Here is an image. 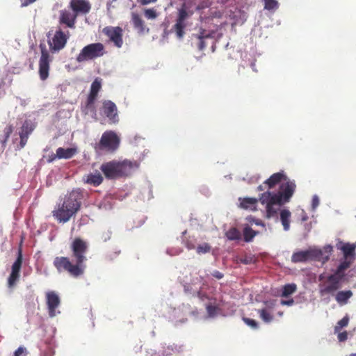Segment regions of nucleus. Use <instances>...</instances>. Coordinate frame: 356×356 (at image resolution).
<instances>
[{
	"instance_id": "3c124183",
	"label": "nucleus",
	"mask_w": 356,
	"mask_h": 356,
	"mask_svg": "<svg viewBox=\"0 0 356 356\" xmlns=\"http://www.w3.org/2000/svg\"><path fill=\"white\" fill-rule=\"evenodd\" d=\"M56 159H58V156H57V153L56 154H52L51 155H50L48 158V162H52L54 161Z\"/></svg>"
},
{
	"instance_id": "7c9ffc66",
	"label": "nucleus",
	"mask_w": 356,
	"mask_h": 356,
	"mask_svg": "<svg viewBox=\"0 0 356 356\" xmlns=\"http://www.w3.org/2000/svg\"><path fill=\"white\" fill-rule=\"evenodd\" d=\"M33 131V127L28 120H26L22 127L21 131H19V136H26L27 137L31 134Z\"/></svg>"
},
{
	"instance_id": "7ed1b4c3",
	"label": "nucleus",
	"mask_w": 356,
	"mask_h": 356,
	"mask_svg": "<svg viewBox=\"0 0 356 356\" xmlns=\"http://www.w3.org/2000/svg\"><path fill=\"white\" fill-rule=\"evenodd\" d=\"M83 198L80 189L72 190L65 196L63 203L58 204L52 211V216L59 222H68L80 210Z\"/></svg>"
},
{
	"instance_id": "58836bf2",
	"label": "nucleus",
	"mask_w": 356,
	"mask_h": 356,
	"mask_svg": "<svg viewBox=\"0 0 356 356\" xmlns=\"http://www.w3.org/2000/svg\"><path fill=\"white\" fill-rule=\"evenodd\" d=\"M26 349L24 347H19L14 353L13 356H26Z\"/></svg>"
},
{
	"instance_id": "ea45409f",
	"label": "nucleus",
	"mask_w": 356,
	"mask_h": 356,
	"mask_svg": "<svg viewBox=\"0 0 356 356\" xmlns=\"http://www.w3.org/2000/svg\"><path fill=\"white\" fill-rule=\"evenodd\" d=\"M13 125L10 124V125H8L5 129H4V134H5V140H7L10 134L13 133Z\"/></svg>"
},
{
	"instance_id": "a18cd8bd",
	"label": "nucleus",
	"mask_w": 356,
	"mask_h": 356,
	"mask_svg": "<svg viewBox=\"0 0 356 356\" xmlns=\"http://www.w3.org/2000/svg\"><path fill=\"white\" fill-rule=\"evenodd\" d=\"M35 1L36 0H20L22 6H27Z\"/></svg>"
},
{
	"instance_id": "6e6d98bb",
	"label": "nucleus",
	"mask_w": 356,
	"mask_h": 356,
	"mask_svg": "<svg viewBox=\"0 0 356 356\" xmlns=\"http://www.w3.org/2000/svg\"><path fill=\"white\" fill-rule=\"evenodd\" d=\"M307 219V216H303V218H302V220H304V221H305V220H306Z\"/></svg>"
},
{
	"instance_id": "79ce46f5",
	"label": "nucleus",
	"mask_w": 356,
	"mask_h": 356,
	"mask_svg": "<svg viewBox=\"0 0 356 356\" xmlns=\"http://www.w3.org/2000/svg\"><path fill=\"white\" fill-rule=\"evenodd\" d=\"M20 137V142H19V149H22L26 145L29 137L26 136H19Z\"/></svg>"
},
{
	"instance_id": "473e14b6",
	"label": "nucleus",
	"mask_w": 356,
	"mask_h": 356,
	"mask_svg": "<svg viewBox=\"0 0 356 356\" xmlns=\"http://www.w3.org/2000/svg\"><path fill=\"white\" fill-rule=\"evenodd\" d=\"M260 318L266 323H270L273 319V316L266 309L258 311Z\"/></svg>"
},
{
	"instance_id": "f03ea898",
	"label": "nucleus",
	"mask_w": 356,
	"mask_h": 356,
	"mask_svg": "<svg viewBox=\"0 0 356 356\" xmlns=\"http://www.w3.org/2000/svg\"><path fill=\"white\" fill-rule=\"evenodd\" d=\"M296 188V185L294 181L287 180L281 184L279 192L266 191L260 195L259 200L261 204L266 205V217L267 218L277 216L278 209L275 208V205L280 207L289 202L295 192Z\"/></svg>"
},
{
	"instance_id": "09e8293b",
	"label": "nucleus",
	"mask_w": 356,
	"mask_h": 356,
	"mask_svg": "<svg viewBox=\"0 0 356 356\" xmlns=\"http://www.w3.org/2000/svg\"><path fill=\"white\" fill-rule=\"evenodd\" d=\"M319 204V200L318 197L314 196L312 200V206L314 208L316 207Z\"/></svg>"
},
{
	"instance_id": "423d86ee",
	"label": "nucleus",
	"mask_w": 356,
	"mask_h": 356,
	"mask_svg": "<svg viewBox=\"0 0 356 356\" xmlns=\"http://www.w3.org/2000/svg\"><path fill=\"white\" fill-rule=\"evenodd\" d=\"M120 138L113 131H106L102 135L100 140L96 145V149L106 151L110 153L115 152L120 146Z\"/></svg>"
},
{
	"instance_id": "f8f14e48",
	"label": "nucleus",
	"mask_w": 356,
	"mask_h": 356,
	"mask_svg": "<svg viewBox=\"0 0 356 356\" xmlns=\"http://www.w3.org/2000/svg\"><path fill=\"white\" fill-rule=\"evenodd\" d=\"M22 250L19 249L17 257L15 261L12 265L11 273L8 279V287L15 286L20 277V270L22 265Z\"/></svg>"
},
{
	"instance_id": "dca6fc26",
	"label": "nucleus",
	"mask_w": 356,
	"mask_h": 356,
	"mask_svg": "<svg viewBox=\"0 0 356 356\" xmlns=\"http://www.w3.org/2000/svg\"><path fill=\"white\" fill-rule=\"evenodd\" d=\"M102 88L101 80L95 79L91 84L90 91L86 101V108L94 109V103L97 97L98 93Z\"/></svg>"
},
{
	"instance_id": "a211bd4d",
	"label": "nucleus",
	"mask_w": 356,
	"mask_h": 356,
	"mask_svg": "<svg viewBox=\"0 0 356 356\" xmlns=\"http://www.w3.org/2000/svg\"><path fill=\"white\" fill-rule=\"evenodd\" d=\"M193 38L195 40V45L200 51H203L206 47V40L211 38V34L207 33L206 30L200 29L197 34H193Z\"/></svg>"
},
{
	"instance_id": "e433bc0d",
	"label": "nucleus",
	"mask_w": 356,
	"mask_h": 356,
	"mask_svg": "<svg viewBox=\"0 0 356 356\" xmlns=\"http://www.w3.org/2000/svg\"><path fill=\"white\" fill-rule=\"evenodd\" d=\"M144 15L145 17L148 19H154L158 16L156 11L153 8L145 9Z\"/></svg>"
},
{
	"instance_id": "5701e85b",
	"label": "nucleus",
	"mask_w": 356,
	"mask_h": 356,
	"mask_svg": "<svg viewBox=\"0 0 356 356\" xmlns=\"http://www.w3.org/2000/svg\"><path fill=\"white\" fill-rule=\"evenodd\" d=\"M335 295V300L340 305H346L353 293L350 290L339 291Z\"/></svg>"
},
{
	"instance_id": "c03bdc74",
	"label": "nucleus",
	"mask_w": 356,
	"mask_h": 356,
	"mask_svg": "<svg viewBox=\"0 0 356 356\" xmlns=\"http://www.w3.org/2000/svg\"><path fill=\"white\" fill-rule=\"evenodd\" d=\"M212 275L218 280L222 279L224 276L223 273L218 270H214L212 273Z\"/></svg>"
},
{
	"instance_id": "603ef678",
	"label": "nucleus",
	"mask_w": 356,
	"mask_h": 356,
	"mask_svg": "<svg viewBox=\"0 0 356 356\" xmlns=\"http://www.w3.org/2000/svg\"><path fill=\"white\" fill-rule=\"evenodd\" d=\"M186 248L188 249V250H193L195 248V245L194 244H193L192 243L189 242V241H186Z\"/></svg>"
},
{
	"instance_id": "49530a36",
	"label": "nucleus",
	"mask_w": 356,
	"mask_h": 356,
	"mask_svg": "<svg viewBox=\"0 0 356 356\" xmlns=\"http://www.w3.org/2000/svg\"><path fill=\"white\" fill-rule=\"evenodd\" d=\"M252 259L250 257H245L244 259H241V261L245 264H249L251 263Z\"/></svg>"
},
{
	"instance_id": "9d476101",
	"label": "nucleus",
	"mask_w": 356,
	"mask_h": 356,
	"mask_svg": "<svg viewBox=\"0 0 356 356\" xmlns=\"http://www.w3.org/2000/svg\"><path fill=\"white\" fill-rule=\"evenodd\" d=\"M68 38L60 29L57 30L54 36L47 41L50 51L55 53L63 49L67 44Z\"/></svg>"
},
{
	"instance_id": "393cba45",
	"label": "nucleus",
	"mask_w": 356,
	"mask_h": 356,
	"mask_svg": "<svg viewBox=\"0 0 356 356\" xmlns=\"http://www.w3.org/2000/svg\"><path fill=\"white\" fill-rule=\"evenodd\" d=\"M280 216L284 229L285 231H288L290 228V218L291 213L289 210L284 209L280 211Z\"/></svg>"
},
{
	"instance_id": "72a5a7b5",
	"label": "nucleus",
	"mask_w": 356,
	"mask_h": 356,
	"mask_svg": "<svg viewBox=\"0 0 356 356\" xmlns=\"http://www.w3.org/2000/svg\"><path fill=\"white\" fill-rule=\"evenodd\" d=\"M349 322V317L348 315H346L342 319L338 321L337 324L334 327V332H339L341 328L343 327H346Z\"/></svg>"
},
{
	"instance_id": "f3484780",
	"label": "nucleus",
	"mask_w": 356,
	"mask_h": 356,
	"mask_svg": "<svg viewBox=\"0 0 356 356\" xmlns=\"http://www.w3.org/2000/svg\"><path fill=\"white\" fill-rule=\"evenodd\" d=\"M102 109L104 115L113 122L118 121V108L115 103L111 100L103 102Z\"/></svg>"
},
{
	"instance_id": "f704fd0d",
	"label": "nucleus",
	"mask_w": 356,
	"mask_h": 356,
	"mask_svg": "<svg viewBox=\"0 0 356 356\" xmlns=\"http://www.w3.org/2000/svg\"><path fill=\"white\" fill-rule=\"evenodd\" d=\"M211 250V245L209 243H204L203 244L199 245L197 247L196 251L197 254H201L209 252Z\"/></svg>"
},
{
	"instance_id": "f257e3e1",
	"label": "nucleus",
	"mask_w": 356,
	"mask_h": 356,
	"mask_svg": "<svg viewBox=\"0 0 356 356\" xmlns=\"http://www.w3.org/2000/svg\"><path fill=\"white\" fill-rule=\"evenodd\" d=\"M88 244L80 238H76L70 245L72 259L68 257H56L53 265L60 273H67L70 276L77 278L82 276L86 270L85 262L87 260L86 254Z\"/></svg>"
},
{
	"instance_id": "39448f33",
	"label": "nucleus",
	"mask_w": 356,
	"mask_h": 356,
	"mask_svg": "<svg viewBox=\"0 0 356 356\" xmlns=\"http://www.w3.org/2000/svg\"><path fill=\"white\" fill-rule=\"evenodd\" d=\"M321 283L318 285L319 294L321 296L326 295H334L336 291L341 287L342 280L334 274L325 277L323 274L318 277Z\"/></svg>"
},
{
	"instance_id": "de8ad7c7",
	"label": "nucleus",
	"mask_w": 356,
	"mask_h": 356,
	"mask_svg": "<svg viewBox=\"0 0 356 356\" xmlns=\"http://www.w3.org/2000/svg\"><path fill=\"white\" fill-rule=\"evenodd\" d=\"M294 301L293 299H291V300H282L281 301V304L282 305H288V306H291L293 304Z\"/></svg>"
},
{
	"instance_id": "c756f323",
	"label": "nucleus",
	"mask_w": 356,
	"mask_h": 356,
	"mask_svg": "<svg viewBox=\"0 0 356 356\" xmlns=\"http://www.w3.org/2000/svg\"><path fill=\"white\" fill-rule=\"evenodd\" d=\"M225 236L229 241L238 240L241 238V233L236 227H232L226 232Z\"/></svg>"
},
{
	"instance_id": "4468645a",
	"label": "nucleus",
	"mask_w": 356,
	"mask_h": 356,
	"mask_svg": "<svg viewBox=\"0 0 356 356\" xmlns=\"http://www.w3.org/2000/svg\"><path fill=\"white\" fill-rule=\"evenodd\" d=\"M69 8L78 17L86 15L91 10V4L88 0H70Z\"/></svg>"
},
{
	"instance_id": "bb28decb",
	"label": "nucleus",
	"mask_w": 356,
	"mask_h": 356,
	"mask_svg": "<svg viewBox=\"0 0 356 356\" xmlns=\"http://www.w3.org/2000/svg\"><path fill=\"white\" fill-rule=\"evenodd\" d=\"M350 264L351 262L347 260L341 262L333 274L343 280L345 276L344 270L349 268Z\"/></svg>"
},
{
	"instance_id": "b1692460",
	"label": "nucleus",
	"mask_w": 356,
	"mask_h": 356,
	"mask_svg": "<svg viewBox=\"0 0 356 356\" xmlns=\"http://www.w3.org/2000/svg\"><path fill=\"white\" fill-rule=\"evenodd\" d=\"M77 152L76 148L70 147L64 149L63 147H58L56 149L58 159H68L73 157Z\"/></svg>"
},
{
	"instance_id": "0eeeda50",
	"label": "nucleus",
	"mask_w": 356,
	"mask_h": 356,
	"mask_svg": "<svg viewBox=\"0 0 356 356\" xmlns=\"http://www.w3.org/2000/svg\"><path fill=\"white\" fill-rule=\"evenodd\" d=\"M106 54L105 47L101 42L89 44L85 46L76 57V61L82 63L89 60H94L103 56Z\"/></svg>"
},
{
	"instance_id": "2f4dec72",
	"label": "nucleus",
	"mask_w": 356,
	"mask_h": 356,
	"mask_svg": "<svg viewBox=\"0 0 356 356\" xmlns=\"http://www.w3.org/2000/svg\"><path fill=\"white\" fill-rule=\"evenodd\" d=\"M296 285L295 284H285L282 288V296L288 297L296 291Z\"/></svg>"
},
{
	"instance_id": "412c9836",
	"label": "nucleus",
	"mask_w": 356,
	"mask_h": 356,
	"mask_svg": "<svg viewBox=\"0 0 356 356\" xmlns=\"http://www.w3.org/2000/svg\"><path fill=\"white\" fill-rule=\"evenodd\" d=\"M313 257L312 252L310 250L298 251L294 252L291 257V261L293 263L305 262Z\"/></svg>"
},
{
	"instance_id": "2eb2a0df",
	"label": "nucleus",
	"mask_w": 356,
	"mask_h": 356,
	"mask_svg": "<svg viewBox=\"0 0 356 356\" xmlns=\"http://www.w3.org/2000/svg\"><path fill=\"white\" fill-rule=\"evenodd\" d=\"M77 17L72 10L63 9L60 10L58 22L66 27L74 29Z\"/></svg>"
},
{
	"instance_id": "9b49d317",
	"label": "nucleus",
	"mask_w": 356,
	"mask_h": 356,
	"mask_svg": "<svg viewBox=\"0 0 356 356\" xmlns=\"http://www.w3.org/2000/svg\"><path fill=\"white\" fill-rule=\"evenodd\" d=\"M102 32L116 47H122L123 44V30L121 27L108 26L103 29Z\"/></svg>"
},
{
	"instance_id": "a878e982",
	"label": "nucleus",
	"mask_w": 356,
	"mask_h": 356,
	"mask_svg": "<svg viewBox=\"0 0 356 356\" xmlns=\"http://www.w3.org/2000/svg\"><path fill=\"white\" fill-rule=\"evenodd\" d=\"M103 179V177L99 172L90 173L87 175L86 182L94 186H98L102 183Z\"/></svg>"
},
{
	"instance_id": "37998d69",
	"label": "nucleus",
	"mask_w": 356,
	"mask_h": 356,
	"mask_svg": "<svg viewBox=\"0 0 356 356\" xmlns=\"http://www.w3.org/2000/svg\"><path fill=\"white\" fill-rule=\"evenodd\" d=\"M207 310L209 315H213L216 312V307L215 306L209 305L207 306Z\"/></svg>"
},
{
	"instance_id": "6e6552de",
	"label": "nucleus",
	"mask_w": 356,
	"mask_h": 356,
	"mask_svg": "<svg viewBox=\"0 0 356 356\" xmlns=\"http://www.w3.org/2000/svg\"><path fill=\"white\" fill-rule=\"evenodd\" d=\"M192 15L193 12L188 10L185 3L178 9L175 24L172 28V31L175 33L178 39L181 40L184 38L185 35V29L187 26L186 21Z\"/></svg>"
},
{
	"instance_id": "864d4df0",
	"label": "nucleus",
	"mask_w": 356,
	"mask_h": 356,
	"mask_svg": "<svg viewBox=\"0 0 356 356\" xmlns=\"http://www.w3.org/2000/svg\"><path fill=\"white\" fill-rule=\"evenodd\" d=\"M266 188H268L267 186H265L264 184H261V185H259L258 187H257V191H264Z\"/></svg>"
},
{
	"instance_id": "aec40b11",
	"label": "nucleus",
	"mask_w": 356,
	"mask_h": 356,
	"mask_svg": "<svg viewBox=\"0 0 356 356\" xmlns=\"http://www.w3.org/2000/svg\"><path fill=\"white\" fill-rule=\"evenodd\" d=\"M240 207L244 209L256 211L258 200L255 197H240Z\"/></svg>"
},
{
	"instance_id": "5fc2aeb1",
	"label": "nucleus",
	"mask_w": 356,
	"mask_h": 356,
	"mask_svg": "<svg viewBox=\"0 0 356 356\" xmlns=\"http://www.w3.org/2000/svg\"><path fill=\"white\" fill-rule=\"evenodd\" d=\"M254 223H255L256 225H261V221H259V220H255V221H254Z\"/></svg>"
},
{
	"instance_id": "4d7b16f0",
	"label": "nucleus",
	"mask_w": 356,
	"mask_h": 356,
	"mask_svg": "<svg viewBox=\"0 0 356 356\" xmlns=\"http://www.w3.org/2000/svg\"><path fill=\"white\" fill-rule=\"evenodd\" d=\"M349 356H356V353H352Z\"/></svg>"
},
{
	"instance_id": "a19ab883",
	"label": "nucleus",
	"mask_w": 356,
	"mask_h": 356,
	"mask_svg": "<svg viewBox=\"0 0 356 356\" xmlns=\"http://www.w3.org/2000/svg\"><path fill=\"white\" fill-rule=\"evenodd\" d=\"M337 338H338V340L340 342H343V341H346L347 339H348V333H347V332L346 331H344V332H339Z\"/></svg>"
},
{
	"instance_id": "6ab92c4d",
	"label": "nucleus",
	"mask_w": 356,
	"mask_h": 356,
	"mask_svg": "<svg viewBox=\"0 0 356 356\" xmlns=\"http://www.w3.org/2000/svg\"><path fill=\"white\" fill-rule=\"evenodd\" d=\"M287 177L283 172H279L273 174L268 179H266L264 184L267 186L268 189L274 188L277 184L280 183L282 180L286 181Z\"/></svg>"
},
{
	"instance_id": "1a4fd4ad",
	"label": "nucleus",
	"mask_w": 356,
	"mask_h": 356,
	"mask_svg": "<svg viewBox=\"0 0 356 356\" xmlns=\"http://www.w3.org/2000/svg\"><path fill=\"white\" fill-rule=\"evenodd\" d=\"M41 56L39 60V75L41 80L44 81L49 76L50 63L52 61V56H50L44 44H40Z\"/></svg>"
},
{
	"instance_id": "20e7f679",
	"label": "nucleus",
	"mask_w": 356,
	"mask_h": 356,
	"mask_svg": "<svg viewBox=\"0 0 356 356\" xmlns=\"http://www.w3.org/2000/svg\"><path fill=\"white\" fill-rule=\"evenodd\" d=\"M138 167L136 162L129 160L117 161L113 160L104 163L100 170L108 179H115L120 177H127L131 175L133 170Z\"/></svg>"
},
{
	"instance_id": "4c0bfd02",
	"label": "nucleus",
	"mask_w": 356,
	"mask_h": 356,
	"mask_svg": "<svg viewBox=\"0 0 356 356\" xmlns=\"http://www.w3.org/2000/svg\"><path fill=\"white\" fill-rule=\"evenodd\" d=\"M243 320L246 325L251 327L252 328H258V323L255 320L249 318H243Z\"/></svg>"
},
{
	"instance_id": "c85d7f7f",
	"label": "nucleus",
	"mask_w": 356,
	"mask_h": 356,
	"mask_svg": "<svg viewBox=\"0 0 356 356\" xmlns=\"http://www.w3.org/2000/svg\"><path fill=\"white\" fill-rule=\"evenodd\" d=\"M355 248V245L349 243H346L341 247V250L343 251L346 259L354 254Z\"/></svg>"
},
{
	"instance_id": "cd10ccee",
	"label": "nucleus",
	"mask_w": 356,
	"mask_h": 356,
	"mask_svg": "<svg viewBox=\"0 0 356 356\" xmlns=\"http://www.w3.org/2000/svg\"><path fill=\"white\" fill-rule=\"evenodd\" d=\"M243 234L244 241L245 242H250L258 234V232L253 230L250 226L247 225L244 227Z\"/></svg>"
},
{
	"instance_id": "c9c22d12",
	"label": "nucleus",
	"mask_w": 356,
	"mask_h": 356,
	"mask_svg": "<svg viewBox=\"0 0 356 356\" xmlns=\"http://www.w3.org/2000/svg\"><path fill=\"white\" fill-rule=\"evenodd\" d=\"M264 2V8L266 10H273L278 7V2L276 0H263Z\"/></svg>"
},
{
	"instance_id": "4be33fe9",
	"label": "nucleus",
	"mask_w": 356,
	"mask_h": 356,
	"mask_svg": "<svg viewBox=\"0 0 356 356\" xmlns=\"http://www.w3.org/2000/svg\"><path fill=\"white\" fill-rule=\"evenodd\" d=\"M131 22L136 29H137L140 33H144L145 31L148 32L149 29L146 28L145 24V22L140 17V16L135 13H132L131 14Z\"/></svg>"
},
{
	"instance_id": "8fccbe9b",
	"label": "nucleus",
	"mask_w": 356,
	"mask_h": 356,
	"mask_svg": "<svg viewBox=\"0 0 356 356\" xmlns=\"http://www.w3.org/2000/svg\"><path fill=\"white\" fill-rule=\"evenodd\" d=\"M157 0H139V2L142 4V5H147V4H149L150 3H154V2H156Z\"/></svg>"
},
{
	"instance_id": "ddd939ff",
	"label": "nucleus",
	"mask_w": 356,
	"mask_h": 356,
	"mask_svg": "<svg viewBox=\"0 0 356 356\" xmlns=\"http://www.w3.org/2000/svg\"><path fill=\"white\" fill-rule=\"evenodd\" d=\"M46 303L49 317L54 318L60 312H56V309L60 304V300L58 295L55 291H48L46 293Z\"/></svg>"
}]
</instances>
